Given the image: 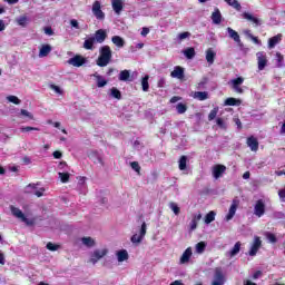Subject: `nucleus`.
I'll return each instance as SVG.
<instances>
[{
  "instance_id": "864d4df0",
  "label": "nucleus",
  "mask_w": 285,
  "mask_h": 285,
  "mask_svg": "<svg viewBox=\"0 0 285 285\" xmlns=\"http://www.w3.org/2000/svg\"><path fill=\"white\" fill-rule=\"evenodd\" d=\"M20 115H22V117H28L29 119H35V116L26 109H21Z\"/></svg>"
},
{
  "instance_id": "a19ab883",
  "label": "nucleus",
  "mask_w": 285,
  "mask_h": 285,
  "mask_svg": "<svg viewBox=\"0 0 285 285\" xmlns=\"http://www.w3.org/2000/svg\"><path fill=\"white\" fill-rule=\"evenodd\" d=\"M213 282H226L224 278V273H222L220 269H216Z\"/></svg>"
},
{
  "instance_id": "052dcab7",
  "label": "nucleus",
  "mask_w": 285,
  "mask_h": 285,
  "mask_svg": "<svg viewBox=\"0 0 285 285\" xmlns=\"http://www.w3.org/2000/svg\"><path fill=\"white\" fill-rule=\"evenodd\" d=\"M234 124L237 126L238 130H242V120L239 118H234Z\"/></svg>"
},
{
  "instance_id": "4be33fe9",
  "label": "nucleus",
  "mask_w": 285,
  "mask_h": 285,
  "mask_svg": "<svg viewBox=\"0 0 285 285\" xmlns=\"http://www.w3.org/2000/svg\"><path fill=\"white\" fill-rule=\"evenodd\" d=\"M227 32L230 39H234L236 43H242V39L239 38V33L235 31L233 28L228 27Z\"/></svg>"
},
{
  "instance_id": "6e6552de",
  "label": "nucleus",
  "mask_w": 285,
  "mask_h": 285,
  "mask_svg": "<svg viewBox=\"0 0 285 285\" xmlns=\"http://www.w3.org/2000/svg\"><path fill=\"white\" fill-rule=\"evenodd\" d=\"M248 148L252 153H257L259 150V140L255 136H249L246 140Z\"/></svg>"
},
{
  "instance_id": "9b49d317",
  "label": "nucleus",
  "mask_w": 285,
  "mask_h": 285,
  "mask_svg": "<svg viewBox=\"0 0 285 285\" xmlns=\"http://www.w3.org/2000/svg\"><path fill=\"white\" fill-rule=\"evenodd\" d=\"M238 206H239V200L234 199L230 207H229V212L226 215L227 222H230V219H233L235 217V214L237 213Z\"/></svg>"
},
{
  "instance_id": "603ef678",
  "label": "nucleus",
  "mask_w": 285,
  "mask_h": 285,
  "mask_svg": "<svg viewBox=\"0 0 285 285\" xmlns=\"http://www.w3.org/2000/svg\"><path fill=\"white\" fill-rule=\"evenodd\" d=\"M276 61L278 63V68H282V63H284V56L281 52H276Z\"/></svg>"
},
{
  "instance_id": "5701e85b",
  "label": "nucleus",
  "mask_w": 285,
  "mask_h": 285,
  "mask_svg": "<svg viewBox=\"0 0 285 285\" xmlns=\"http://www.w3.org/2000/svg\"><path fill=\"white\" fill-rule=\"evenodd\" d=\"M194 99H198V101H206V99H208V91H195Z\"/></svg>"
},
{
  "instance_id": "de8ad7c7",
  "label": "nucleus",
  "mask_w": 285,
  "mask_h": 285,
  "mask_svg": "<svg viewBox=\"0 0 285 285\" xmlns=\"http://www.w3.org/2000/svg\"><path fill=\"white\" fill-rule=\"evenodd\" d=\"M188 38H190V32L188 31L178 33L177 36L178 41H184V39H188Z\"/></svg>"
},
{
  "instance_id": "0eeeda50",
  "label": "nucleus",
  "mask_w": 285,
  "mask_h": 285,
  "mask_svg": "<svg viewBox=\"0 0 285 285\" xmlns=\"http://www.w3.org/2000/svg\"><path fill=\"white\" fill-rule=\"evenodd\" d=\"M259 248H262V238H259V236H255L254 243L249 250V256L255 257V255H257V252L259 250Z\"/></svg>"
},
{
  "instance_id": "e433bc0d",
  "label": "nucleus",
  "mask_w": 285,
  "mask_h": 285,
  "mask_svg": "<svg viewBox=\"0 0 285 285\" xmlns=\"http://www.w3.org/2000/svg\"><path fill=\"white\" fill-rule=\"evenodd\" d=\"M130 79V71L129 70H122L119 73V81H128Z\"/></svg>"
},
{
  "instance_id": "2f4dec72",
  "label": "nucleus",
  "mask_w": 285,
  "mask_h": 285,
  "mask_svg": "<svg viewBox=\"0 0 285 285\" xmlns=\"http://www.w3.org/2000/svg\"><path fill=\"white\" fill-rule=\"evenodd\" d=\"M224 1L227 2L228 6H230L235 10H237V12H239L242 10V4L239 3V1H237V0H224Z\"/></svg>"
},
{
  "instance_id": "c9c22d12",
  "label": "nucleus",
  "mask_w": 285,
  "mask_h": 285,
  "mask_svg": "<svg viewBox=\"0 0 285 285\" xmlns=\"http://www.w3.org/2000/svg\"><path fill=\"white\" fill-rule=\"evenodd\" d=\"M217 213L215 212H209L208 214H206L205 216V224H213V222H215V217H216Z\"/></svg>"
},
{
  "instance_id": "9d476101",
  "label": "nucleus",
  "mask_w": 285,
  "mask_h": 285,
  "mask_svg": "<svg viewBox=\"0 0 285 285\" xmlns=\"http://www.w3.org/2000/svg\"><path fill=\"white\" fill-rule=\"evenodd\" d=\"M68 63L70 66H75V68H81V66H83V63H86V58L78 55V56H75V57L70 58L68 60Z\"/></svg>"
},
{
  "instance_id": "393cba45",
  "label": "nucleus",
  "mask_w": 285,
  "mask_h": 285,
  "mask_svg": "<svg viewBox=\"0 0 285 285\" xmlns=\"http://www.w3.org/2000/svg\"><path fill=\"white\" fill-rule=\"evenodd\" d=\"M111 41L114 45L117 46V48H124V46H126V41L124 40V38H121L119 36H114L111 38Z\"/></svg>"
},
{
  "instance_id": "aec40b11",
  "label": "nucleus",
  "mask_w": 285,
  "mask_h": 285,
  "mask_svg": "<svg viewBox=\"0 0 285 285\" xmlns=\"http://www.w3.org/2000/svg\"><path fill=\"white\" fill-rule=\"evenodd\" d=\"M171 77L175 79H184V68L179 66L175 67L171 71Z\"/></svg>"
},
{
  "instance_id": "423d86ee",
  "label": "nucleus",
  "mask_w": 285,
  "mask_h": 285,
  "mask_svg": "<svg viewBox=\"0 0 285 285\" xmlns=\"http://www.w3.org/2000/svg\"><path fill=\"white\" fill-rule=\"evenodd\" d=\"M256 57H257L258 70H264V68L268 66V58L266 57V53L264 51H258L256 53Z\"/></svg>"
},
{
  "instance_id": "f3484780",
  "label": "nucleus",
  "mask_w": 285,
  "mask_h": 285,
  "mask_svg": "<svg viewBox=\"0 0 285 285\" xmlns=\"http://www.w3.org/2000/svg\"><path fill=\"white\" fill-rule=\"evenodd\" d=\"M279 41H282V33H278L268 39V48L269 49L275 48V46H277V43H279Z\"/></svg>"
},
{
  "instance_id": "dca6fc26",
  "label": "nucleus",
  "mask_w": 285,
  "mask_h": 285,
  "mask_svg": "<svg viewBox=\"0 0 285 285\" xmlns=\"http://www.w3.org/2000/svg\"><path fill=\"white\" fill-rule=\"evenodd\" d=\"M242 17H243V19H246L247 21H252V23H255V26H262V21L258 18L250 14L249 12H243Z\"/></svg>"
},
{
  "instance_id": "13d9d810",
  "label": "nucleus",
  "mask_w": 285,
  "mask_h": 285,
  "mask_svg": "<svg viewBox=\"0 0 285 285\" xmlns=\"http://www.w3.org/2000/svg\"><path fill=\"white\" fill-rule=\"evenodd\" d=\"M216 124H217V126H219V128H226V124L224 122V119H222V118H217Z\"/></svg>"
},
{
  "instance_id": "b1692460",
  "label": "nucleus",
  "mask_w": 285,
  "mask_h": 285,
  "mask_svg": "<svg viewBox=\"0 0 285 285\" xmlns=\"http://www.w3.org/2000/svg\"><path fill=\"white\" fill-rule=\"evenodd\" d=\"M224 106H242V100L229 97L225 100Z\"/></svg>"
},
{
  "instance_id": "7c9ffc66",
  "label": "nucleus",
  "mask_w": 285,
  "mask_h": 285,
  "mask_svg": "<svg viewBox=\"0 0 285 285\" xmlns=\"http://www.w3.org/2000/svg\"><path fill=\"white\" fill-rule=\"evenodd\" d=\"M215 56H216L215 51H213L212 49H208L206 51V61H207V63H215Z\"/></svg>"
},
{
  "instance_id": "ddd939ff",
  "label": "nucleus",
  "mask_w": 285,
  "mask_h": 285,
  "mask_svg": "<svg viewBox=\"0 0 285 285\" xmlns=\"http://www.w3.org/2000/svg\"><path fill=\"white\" fill-rule=\"evenodd\" d=\"M224 173H226V166H224V165L214 166V168H213L214 179H219V177H222V175H224Z\"/></svg>"
},
{
  "instance_id": "3c124183",
  "label": "nucleus",
  "mask_w": 285,
  "mask_h": 285,
  "mask_svg": "<svg viewBox=\"0 0 285 285\" xmlns=\"http://www.w3.org/2000/svg\"><path fill=\"white\" fill-rule=\"evenodd\" d=\"M21 132H30L31 130H36L37 132H39V129L38 127H30V126H27V127H21L20 128Z\"/></svg>"
},
{
  "instance_id": "4c0bfd02",
  "label": "nucleus",
  "mask_w": 285,
  "mask_h": 285,
  "mask_svg": "<svg viewBox=\"0 0 285 285\" xmlns=\"http://www.w3.org/2000/svg\"><path fill=\"white\" fill-rule=\"evenodd\" d=\"M46 248L47 250H51V253H55L56 250H59V248H61V245L49 242L47 243Z\"/></svg>"
},
{
  "instance_id": "a878e982",
  "label": "nucleus",
  "mask_w": 285,
  "mask_h": 285,
  "mask_svg": "<svg viewBox=\"0 0 285 285\" xmlns=\"http://www.w3.org/2000/svg\"><path fill=\"white\" fill-rule=\"evenodd\" d=\"M94 77L96 78L98 88H104L105 86L108 85V80L104 79L102 76L95 73Z\"/></svg>"
},
{
  "instance_id": "09e8293b",
  "label": "nucleus",
  "mask_w": 285,
  "mask_h": 285,
  "mask_svg": "<svg viewBox=\"0 0 285 285\" xmlns=\"http://www.w3.org/2000/svg\"><path fill=\"white\" fill-rule=\"evenodd\" d=\"M142 239H144L142 236L137 235V234H134V235L131 236V243H132V244H141V240H142Z\"/></svg>"
},
{
  "instance_id": "6ab92c4d",
  "label": "nucleus",
  "mask_w": 285,
  "mask_h": 285,
  "mask_svg": "<svg viewBox=\"0 0 285 285\" xmlns=\"http://www.w3.org/2000/svg\"><path fill=\"white\" fill-rule=\"evenodd\" d=\"M50 52H52V47L50 45H42L39 51V57L40 58L48 57Z\"/></svg>"
},
{
  "instance_id": "a211bd4d",
  "label": "nucleus",
  "mask_w": 285,
  "mask_h": 285,
  "mask_svg": "<svg viewBox=\"0 0 285 285\" xmlns=\"http://www.w3.org/2000/svg\"><path fill=\"white\" fill-rule=\"evenodd\" d=\"M212 21L216 26H219V23H222V11H219V9L216 8L215 11L212 13Z\"/></svg>"
},
{
  "instance_id": "49530a36",
  "label": "nucleus",
  "mask_w": 285,
  "mask_h": 285,
  "mask_svg": "<svg viewBox=\"0 0 285 285\" xmlns=\"http://www.w3.org/2000/svg\"><path fill=\"white\" fill-rule=\"evenodd\" d=\"M7 99L10 101V104H14L16 106L21 104V100L17 96H8Z\"/></svg>"
},
{
  "instance_id": "1a4fd4ad",
  "label": "nucleus",
  "mask_w": 285,
  "mask_h": 285,
  "mask_svg": "<svg viewBox=\"0 0 285 285\" xmlns=\"http://www.w3.org/2000/svg\"><path fill=\"white\" fill-rule=\"evenodd\" d=\"M242 83H244V77H238V78L232 80V88L238 95L244 94V89L242 87H239V86H242Z\"/></svg>"
},
{
  "instance_id": "39448f33",
  "label": "nucleus",
  "mask_w": 285,
  "mask_h": 285,
  "mask_svg": "<svg viewBox=\"0 0 285 285\" xmlns=\"http://www.w3.org/2000/svg\"><path fill=\"white\" fill-rule=\"evenodd\" d=\"M106 255H108L107 248L94 250V253L91 254V257H90L91 264H97V262H99V259H104V257H106Z\"/></svg>"
},
{
  "instance_id": "c85d7f7f",
  "label": "nucleus",
  "mask_w": 285,
  "mask_h": 285,
  "mask_svg": "<svg viewBox=\"0 0 285 285\" xmlns=\"http://www.w3.org/2000/svg\"><path fill=\"white\" fill-rule=\"evenodd\" d=\"M28 16H20L16 19V23H18V26H21V28H26V26H28Z\"/></svg>"
},
{
  "instance_id": "412c9836",
  "label": "nucleus",
  "mask_w": 285,
  "mask_h": 285,
  "mask_svg": "<svg viewBox=\"0 0 285 285\" xmlns=\"http://www.w3.org/2000/svg\"><path fill=\"white\" fill-rule=\"evenodd\" d=\"M95 43H96L95 37L87 38L83 42L85 50H95Z\"/></svg>"
},
{
  "instance_id": "bb28decb",
  "label": "nucleus",
  "mask_w": 285,
  "mask_h": 285,
  "mask_svg": "<svg viewBox=\"0 0 285 285\" xmlns=\"http://www.w3.org/2000/svg\"><path fill=\"white\" fill-rule=\"evenodd\" d=\"M148 79H150V76L148 75L141 79V88L144 92H148V90H150V83H148Z\"/></svg>"
},
{
  "instance_id": "37998d69",
  "label": "nucleus",
  "mask_w": 285,
  "mask_h": 285,
  "mask_svg": "<svg viewBox=\"0 0 285 285\" xmlns=\"http://www.w3.org/2000/svg\"><path fill=\"white\" fill-rule=\"evenodd\" d=\"M204 250H206V242H199L196 244V253H198V255H202V253H204Z\"/></svg>"
},
{
  "instance_id": "f257e3e1",
  "label": "nucleus",
  "mask_w": 285,
  "mask_h": 285,
  "mask_svg": "<svg viewBox=\"0 0 285 285\" xmlns=\"http://www.w3.org/2000/svg\"><path fill=\"white\" fill-rule=\"evenodd\" d=\"M111 59H112V49H110V46L106 45L100 48L99 57L96 63L97 66H99V68H106V66L110 63Z\"/></svg>"
},
{
  "instance_id": "0e129e2a",
  "label": "nucleus",
  "mask_w": 285,
  "mask_h": 285,
  "mask_svg": "<svg viewBox=\"0 0 285 285\" xmlns=\"http://www.w3.org/2000/svg\"><path fill=\"white\" fill-rule=\"evenodd\" d=\"M45 33H47L49 37H52V35H55V31L51 27H47L45 28Z\"/></svg>"
},
{
  "instance_id": "8fccbe9b",
  "label": "nucleus",
  "mask_w": 285,
  "mask_h": 285,
  "mask_svg": "<svg viewBox=\"0 0 285 285\" xmlns=\"http://www.w3.org/2000/svg\"><path fill=\"white\" fill-rule=\"evenodd\" d=\"M130 167L132 168V170H135L136 173H141V166H139V163L138 161H132L130 163Z\"/></svg>"
},
{
  "instance_id": "cd10ccee",
  "label": "nucleus",
  "mask_w": 285,
  "mask_h": 285,
  "mask_svg": "<svg viewBox=\"0 0 285 285\" xmlns=\"http://www.w3.org/2000/svg\"><path fill=\"white\" fill-rule=\"evenodd\" d=\"M118 262H126L128 259V250L121 249L117 252Z\"/></svg>"
},
{
  "instance_id": "72a5a7b5",
  "label": "nucleus",
  "mask_w": 285,
  "mask_h": 285,
  "mask_svg": "<svg viewBox=\"0 0 285 285\" xmlns=\"http://www.w3.org/2000/svg\"><path fill=\"white\" fill-rule=\"evenodd\" d=\"M187 164H188V157L187 156H181L179 161H178L179 170H186Z\"/></svg>"
},
{
  "instance_id": "69168bd1",
  "label": "nucleus",
  "mask_w": 285,
  "mask_h": 285,
  "mask_svg": "<svg viewBox=\"0 0 285 285\" xmlns=\"http://www.w3.org/2000/svg\"><path fill=\"white\" fill-rule=\"evenodd\" d=\"M63 157V154L59 150L53 151V158L55 159H61Z\"/></svg>"
},
{
  "instance_id": "c03bdc74",
  "label": "nucleus",
  "mask_w": 285,
  "mask_h": 285,
  "mask_svg": "<svg viewBox=\"0 0 285 285\" xmlns=\"http://www.w3.org/2000/svg\"><path fill=\"white\" fill-rule=\"evenodd\" d=\"M217 112H219V107H215L214 109H212L208 115V121H213V119L217 117Z\"/></svg>"
},
{
  "instance_id": "e2e57ef3",
  "label": "nucleus",
  "mask_w": 285,
  "mask_h": 285,
  "mask_svg": "<svg viewBox=\"0 0 285 285\" xmlns=\"http://www.w3.org/2000/svg\"><path fill=\"white\" fill-rule=\"evenodd\" d=\"M140 236H142V238L146 237V223L141 224Z\"/></svg>"
},
{
  "instance_id": "4d7b16f0",
  "label": "nucleus",
  "mask_w": 285,
  "mask_h": 285,
  "mask_svg": "<svg viewBox=\"0 0 285 285\" xmlns=\"http://www.w3.org/2000/svg\"><path fill=\"white\" fill-rule=\"evenodd\" d=\"M71 28H76V30H79V21L76 19L70 20Z\"/></svg>"
},
{
  "instance_id": "473e14b6",
  "label": "nucleus",
  "mask_w": 285,
  "mask_h": 285,
  "mask_svg": "<svg viewBox=\"0 0 285 285\" xmlns=\"http://www.w3.org/2000/svg\"><path fill=\"white\" fill-rule=\"evenodd\" d=\"M184 55H185L186 59H195V55H196L195 48L189 47V48L185 49Z\"/></svg>"
},
{
  "instance_id": "ea45409f",
  "label": "nucleus",
  "mask_w": 285,
  "mask_h": 285,
  "mask_svg": "<svg viewBox=\"0 0 285 285\" xmlns=\"http://www.w3.org/2000/svg\"><path fill=\"white\" fill-rule=\"evenodd\" d=\"M58 176L62 184H68V181H70V174L68 173H58Z\"/></svg>"
},
{
  "instance_id": "20e7f679",
  "label": "nucleus",
  "mask_w": 285,
  "mask_h": 285,
  "mask_svg": "<svg viewBox=\"0 0 285 285\" xmlns=\"http://www.w3.org/2000/svg\"><path fill=\"white\" fill-rule=\"evenodd\" d=\"M92 14L98 19V21H104L106 19V13L101 10V2L95 1L92 3Z\"/></svg>"
},
{
  "instance_id": "58836bf2",
  "label": "nucleus",
  "mask_w": 285,
  "mask_h": 285,
  "mask_svg": "<svg viewBox=\"0 0 285 285\" xmlns=\"http://www.w3.org/2000/svg\"><path fill=\"white\" fill-rule=\"evenodd\" d=\"M82 244L88 248H92L95 246V239L92 237H82Z\"/></svg>"
},
{
  "instance_id": "6e6d98bb",
  "label": "nucleus",
  "mask_w": 285,
  "mask_h": 285,
  "mask_svg": "<svg viewBox=\"0 0 285 285\" xmlns=\"http://www.w3.org/2000/svg\"><path fill=\"white\" fill-rule=\"evenodd\" d=\"M249 39L256 43V46H262V40L258 37H255L253 35H249Z\"/></svg>"
},
{
  "instance_id": "7ed1b4c3",
  "label": "nucleus",
  "mask_w": 285,
  "mask_h": 285,
  "mask_svg": "<svg viewBox=\"0 0 285 285\" xmlns=\"http://www.w3.org/2000/svg\"><path fill=\"white\" fill-rule=\"evenodd\" d=\"M254 215L256 217H264V215H266V203H264V199L256 200L254 206Z\"/></svg>"
},
{
  "instance_id": "f03ea898",
  "label": "nucleus",
  "mask_w": 285,
  "mask_h": 285,
  "mask_svg": "<svg viewBox=\"0 0 285 285\" xmlns=\"http://www.w3.org/2000/svg\"><path fill=\"white\" fill-rule=\"evenodd\" d=\"M10 209L12 216L21 219V222H23L27 226H32L35 224V218L28 219V217H26V214H23V212H21V209H19L18 207L11 206Z\"/></svg>"
},
{
  "instance_id": "774afa93",
  "label": "nucleus",
  "mask_w": 285,
  "mask_h": 285,
  "mask_svg": "<svg viewBox=\"0 0 285 285\" xmlns=\"http://www.w3.org/2000/svg\"><path fill=\"white\" fill-rule=\"evenodd\" d=\"M278 197H279L281 199H285V189H279V190H278Z\"/></svg>"
},
{
  "instance_id": "79ce46f5",
  "label": "nucleus",
  "mask_w": 285,
  "mask_h": 285,
  "mask_svg": "<svg viewBox=\"0 0 285 285\" xmlns=\"http://www.w3.org/2000/svg\"><path fill=\"white\" fill-rule=\"evenodd\" d=\"M176 110H177L178 115H184V112H186V110H188V106H186V104H184V102H179L176 106Z\"/></svg>"
},
{
  "instance_id": "f704fd0d",
  "label": "nucleus",
  "mask_w": 285,
  "mask_h": 285,
  "mask_svg": "<svg viewBox=\"0 0 285 285\" xmlns=\"http://www.w3.org/2000/svg\"><path fill=\"white\" fill-rule=\"evenodd\" d=\"M239 250H242V243L237 242L232 248V250L229 252L230 257H235V255H237Z\"/></svg>"
},
{
  "instance_id": "bf43d9fd",
  "label": "nucleus",
  "mask_w": 285,
  "mask_h": 285,
  "mask_svg": "<svg viewBox=\"0 0 285 285\" xmlns=\"http://www.w3.org/2000/svg\"><path fill=\"white\" fill-rule=\"evenodd\" d=\"M197 222L196 220H193L190 222L189 224V230H196L197 229Z\"/></svg>"
},
{
  "instance_id": "f8f14e48",
  "label": "nucleus",
  "mask_w": 285,
  "mask_h": 285,
  "mask_svg": "<svg viewBox=\"0 0 285 285\" xmlns=\"http://www.w3.org/2000/svg\"><path fill=\"white\" fill-rule=\"evenodd\" d=\"M108 38V33L106 32V30L104 29H98L96 32H95V41L97 43H104V41H106V39Z\"/></svg>"
},
{
  "instance_id": "5fc2aeb1",
  "label": "nucleus",
  "mask_w": 285,
  "mask_h": 285,
  "mask_svg": "<svg viewBox=\"0 0 285 285\" xmlns=\"http://www.w3.org/2000/svg\"><path fill=\"white\" fill-rule=\"evenodd\" d=\"M267 239L268 242H271V244H277V236H275V234H267Z\"/></svg>"
},
{
  "instance_id": "680f3d73",
  "label": "nucleus",
  "mask_w": 285,
  "mask_h": 285,
  "mask_svg": "<svg viewBox=\"0 0 285 285\" xmlns=\"http://www.w3.org/2000/svg\"><path fill=\"white\" fill-rule=\"evenodd\" d=\"M43 193H46L45 188H40L39 190L35 191L36 197H43Z\"/></svg>"
},
{
  "instance_id": "a18cd8bd",
  "label": "nucleus",
  "mask_w": 285,
  "mask_h": 285,
  "mask_svg": "<svg viewBox=\"0 0 285 285\" xmlns=\"http://www.w3.org/2000/svg\"><path fill=\"white\" fill-rule=\"evenodd\" d=\"M169 207L173 210L174 215H179V213H181V209L179 208V206H177L176 203H170Z\"/></svg>"
},
{
  "instance_id": "2eb2a0df",
  "label": "nucleus",
  "mask_w": 285,
  "mask_h": 285,
  "mask_svg": "<svg viewBox=\"0 0 285 285\" xmlns=\"http://www.w3.org/2000/svg\"><path fill=\"white\" fill-rule=\"evenodd\" d=\"M111 6L116 14H121V10H124V2L121 0H111Z\"/></svg>"
},
{
  "instance_id": "338daca9",
  "label": "nucleus",
  "mask_w": 285,
  "mask_h": 285,
  "mask_svg": "<svg viewBox=\"0 0 285 285\" xmlns=\"http://www.w3.org/2000/svg\"><path fill=\"white\" fill-rule=\"evenodd\" d=\"M51 89L55 90V92H57V95H61V88L59 86L56 85H51Z\"/></svg>"
},
{
  "instance_id": "c756f323",
  "label": "nucleus",
  "mask_w": 285,
  "mask_h": 285,
  "mask_svg": "<svg viewBox=\"0 0 285 285\" xmlns=\"http://www.w3.org/2000/svg\"><path fill=\"white\" fill-rule=\"evenodd\" d=\"M110 97H112V99H118L121 100V91L119 89H117V87H112L110 89Z\"/></svg>"
},
{
  "instance_id": "4468645a",
  "label": "nucleus",
  "mask_w": 285,
  "mask_h": 285,
  "mask_svg": "<svg viewBox=\"0 0 285 285\" xmlns=\"http://www.w3.org/2000/svg\"><path fill=\"white\" fill-rule=\"evenodd\" d=\"M190 257H193V248L188 247L180 257V264H188V262H190Z\"/></svg>"
}]
</instances>
